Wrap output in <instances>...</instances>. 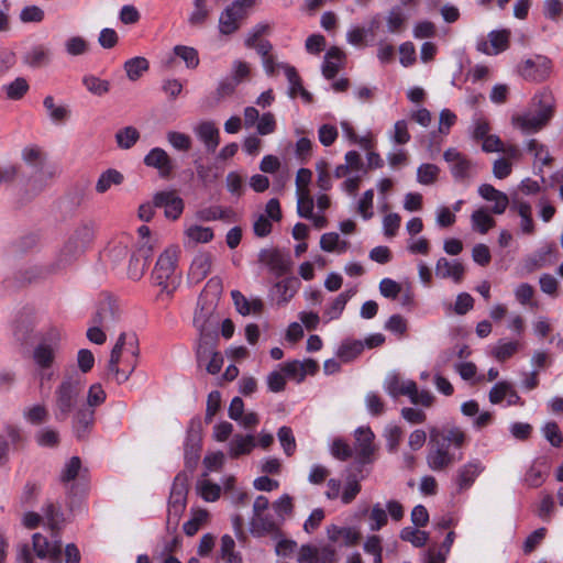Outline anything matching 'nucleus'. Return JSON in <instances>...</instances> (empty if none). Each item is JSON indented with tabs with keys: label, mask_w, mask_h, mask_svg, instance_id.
Masks as SVG:
<instances>
[{
	"label": "nucleus",
	"mask_w": 563,
	"mask_h": 563,
	"mask_svg": "<svg viewBox=\"0 0 563 563\" xmlns=\"http://www.w3.org/2000/svg\"><path fill=\"white\" fill-rule=\"evenodd\" d=\"M465 432L457 428H451L446 432L440 431L433 427L429 431L428 453L426 456L428 467L433 472H443L449 470L455 462L461 460L451 452L450 446L462 448L465 443Z\"/></svg>",
	"instance_id": "f257e3e1"
},
{
	"label": "nucleus",
	"mask_w": 563,
	"mask_h": 563,
	"mask_svg": "<svg viewBox=\"0 0 563 563\" xmlns=\"http://www.w3.org/2000/svg\"><path fill=\"white\" fill-rule=\"evenodd\" d=\"M139 340L134 333L122 332L114 344L108 362V375H113L118 384L125 383L137 365Z\"/></svg>",
	"instance_id": "f03ea898"
},
{
	"label": "nucleus",
	"mask_w": 563,
	"mask_h": 563,
	"mask_svg": "<svg viewBox=\"0 0 563 563\" xmlns=\"http://www.w3.org/2000/svg\"><path fill=\"white\" fill-rule=\"evenodd\" d=\"M82 385L78 375L67 376L55 390V419L65 421L74 410Z\"/></svg>",
	"instance_id": "7ed1b4c3"
},
{
	"label": "nucleus",
	"mask_w": 563,
	"mask_h": 563,
	"mask_svg": "<svg viewBox=\"0 0 563 563\" xmlns=\"http://www.w3.org/2000/svg\"><path fill=\"white\" fill-rule=\"evenodd\" d=\"M194 324L200 332L196 355L201 363L205 358L209 357L211 353V343L214 341L213 332L217 321L212 318V307L199 305L195 312Z\"/></svg>",
	"instance_id": "20e7f679"
},
{
	"label": "nucleus",
	"mask_w": 563,
	"mask_h": 563,
	"mask_svg": "<svg viewBox=\"0 0 563 563\" xmlns=\"http://www.w3.org/2000/svg\"><path fill=\"white\" fill-rule=\"evenodd\" d=\"M177 249L168 247L158 257L155 267L152 272L153 283L168 295H172L176 289V277L174 276L176 262H177Z\"/></svg>",
	"instance_id": "39448f33"
},
{
	"label": "nucleus",
	"mask_w": 563,
	"mask_h": 563,
	"mask_svg": "<svg viewBox=\"0 0 563 563\" xmlns=\"http://www.w3.org/2000/svg\"><path fill=\"white\" fill-rule=\"evenodd\" d=\"M553 115V101L550 93H542L540 109L536 113H523L515 117L512 123L523 133L538 132L547 125Z\"/></svg>",
	"instance_id": "423d86ee"
},
{
	"label": "nucleus",
	"mask_w": 563,
	"mask_h": 563,
	"mask_svg": "<svg viewBox=\"0 0 563 563\" xmlns=\"http://www.w3.org/2000/svg\"><path fill=\"white\" fill-rule=\"evenodd\" d=\"M443 158L449 164L451 175L457 183L467 185L477 174V164L456 148H448L443 153Z\"/></svg>",
	"instance_id": "0eeeda50"
},
{
	"label": "nucleus",
	"mask_w": 563,
	"mask_h": 563,
	"mask_svg": "<svg viewBox=\"0 0 563 563\" xmlns=\"http://www.w3.org/2000/svg\"><path fill=\"white\" fill-rule=\"evenodd\" d=\"M253 4V0H235L219 18V30L222 34H232L239 27L238 21L245 14V10Z\"/></svg>",
	"instance_id": "6e6552de"
},
{
	"label": "nucleus",
	"mask_w": 563,
	"mask_h": 563,
	"mask_svg": "<svg viewBox=\"0 0 563 563\" xmlns=\"http://www.w3.org/2000/svg\"><path fill=\"white\" fill-rule=\"evenodd\" d=\"M153 251L154 245L148 241H144L137 246L129 262L128 275L131 279L139 280L144 275L153 256Z\"/></svg>",
	"instance_id": "1a4fd4ad"
},
{
	"label": "nucleus",
	"mask_w": 563,
	"mask_h": 563,
	"mask_svg": "<svg viewBox=\"0 0 563 563\" xmlns=\"http://www.w3.org/2000/svg\"><path fill=\"white\" fill-rule=\"evenodd\" d=\"M258 262L267 266L276 277L286 275L290 271V258L288 255L275 249H263L258 253Z\"/></svg>",
	"instance_id": "9d476101"
},
{
	"label": "nucleus",
	"mask_w": 563,
	"mask_h": 563,
	"mask_svg": "<svg viewBox=\"0 0 563 563\" xmlns=\"http://www.w3.org/2000/svg\"><path fill=\"white\" fill-rule=\"evenodd\" d=\"M153 203L156 208H164L165 217L177 220L184 211V200L175 190L158 191L153 196Z\"/></svg>",
	"instance_id": "9b49d317"
},
{
	"label": "nucleus",
	"mask_w": 563,
	"mask_h": 563,
	"mask_svg": "<svg viewBox=\"0 0 563 563\" xmlns=\"http://www.w3.org/2000/svg\"><path fill=\"white\" fill-rule=\"evenodd\" d=\"M59 333L52 330L48 333V341L43 340L33 352V358L41 368H48L55 360V353L58 349Z\"/></svg>",
	"instance_id": "f8f14e48"
},
{
	"label": "nucleus",
	"mask_w": 563,
	"mask_h": 563,
	"mask_svg": "<svg viewBox=\"0 0 563 563\" xmlns=\"http://www.w3.org/2000/svg\"><path fill=\"white\" fill-rule=\"evenodd\" d=\"M120 312L117 301L107 297L99 301L97 311L92 317V323L104 329L113 328L120 318Z\"/></svg>",
	"instance_id": "ddd939ff"
},
{
	"label": "nucleus",
	"mask_w": 563,
	"mask_h": 563,
	"mask_svg": "<svg viewBox=\"0 0 563 563\" xmlns=\"http://www.w3.org/2000/svg\"><path fill=\"white\" fill-rule=\"evenodd\" d=\"M147 167L157 169L162 178H169L174 172V163L167 152L161 147L152 148L143 159Z\"/></svg>",
	"instance_id": "4468645a"
},
{
	"label": "nucleus",
	"mask_w": 563,
	"mask_h": 563,
	"mask_svg": "<svg viewBox=\"0 0 563 563\" xmlns=\"http://www.w3.org/2000/svg\"><path fill=\"white\" fill-rule=\"evenodd\" d=\"M509 35L510 33L507 30L492 31L488 34L489 42L481 38L476 44V48L485 55H497L508 48Z\"/></svg>",
	"instance_id": "2eb2a0df"
},
{
	"label": "nucleus",
	"mask_w": 563,
	"mask_h": 563,
	"mask_svg": "<svg viewBox=\"0 0 563 563\" xmlns=\"http://www.w3.org/2000/svg\"><path fill=\"white\" fill-rule=\"evenodd\" d=\"M374 439L375 435L368 427H360L355 430V451L362 464L371 462L375 451Z\"/></svg>",
	"instance_id": "dca6fc26"
},
{
	"label": "nucleus",
	"mask_w": 563,
	"mask_h": 563,
	"mask_svg": "<svg viewBox=\"0 0 563 563\" xmlns=\"http://www.w3.org/2000/svg\"><path fill=\"white\" fill-rule=\"evenodd\" d=\"M199 422L194 420L187 431V438L185 442V460L188 465H196L199 460V453L201 450V437L199 433Z\"/></svg>",
	"instance_id": "f3484780"
},
{
	"label": "nucleus",
	"mask_w": 563,
	"mask_h": 563,
	"mask_svg": "<svg viewBox=\"0 0 563 563\" xmlns=\"http://www.w3.org/2000/svg\"><path fill=\"white\" fill-rule=\"evenodd\" d=\"M385 391L393 398L398 396H411L416 393V383L413 380H401L399 375L389 374L384 382Z\"/></svg>",
	"instance_id": "a211bd4d"
},
{
	"label": "nucleus",
	"mask_w": 563,
	"mask_h": 563,
	"mask_svg": "<svg viewBox=\"0 0 563 563\" xmlns=\"http://www.w3.org/2000/svg\"><path fill=\"white\" fill-rule=\"evenodd\" d=\"M483 471L484 466L478 460L471 461L461 466L456 472V485L459 490L468 489Z\"/></svg>",
	"instance_id": "6ab92c4d"
},
{
	"label": "nucleus",
	"mask_w": 563,
	"mask_h": 563,
	"mask_svg": "<svg viewBox=\"0 0 563 563\" xmlns=\"http://www.w3.org/2000/svg\"><path fill=\"white\" fill-rule=\"evenodd\" d=\"M465 268L460 261H449L440 257L435 264V275L440 278H452L455 283L463 279Z\"/></svg>",
	"instance_id": "aec40b11"
},
{
	"label": "nucleus",
	"mask_w": 563,
	"mask_h": 563,
	"mask_svg": "<svg viewBox=\"0 0 563 563\" xmlns=\"http://www.w3.org/2000/svg\"><path fill=\"white\" fill-rule=\"evenodd\" d=\"M478 194L483 199L495 202L492 209L495 214H501L506 211L509 199L505 192L497 190L489 184H483L478 187Z\"/></svg>",
	"instance_id": "412c9836"
},
{
	"label": "nucleus",
	"mask_w": 563,
	"mask_h": 563,
	"mask_svg": "<svg viewBox=\"0 0 563 563\" xmlns=\"http://www.w3.org/2000/svg\"><path fill=\"white\" fill-rule=\"evenodd\" d=\"M212 255L210 253H199L191 262L189 278L195 283L203 280L211 272Z\"/></svg>",
	"instance_id": "4be33fe9"
},
{
	"label": "nucleus",
	"mask_w": 563,
	"mask_h": 563,
	"mask_svg": "<svg viewBox=\"0 0 563 563\" xmlns=\"http://www.w3.org/2000/svg\"><path fill=\"white\" fill-rule=\"evenodd\" d=\"M195 132L199 140L203 142L207 151L213 153L220 143L219 129L211 121L201 122Z\"/></svg>",
	"instance_id": "5701e85b"
},
{
	"label": "nucleus",
	"mask_w": 563,
	"mask_h": 563,
	"mask_svg": "<svg viewBox=\"0 0 563 563\" xmlns=\"http://www.w3.org/2000/svg\"><path fill=\"white\" fill-rule=\"evenodd\" d=\"M95 422V410L91 408L79 409L73 421V429L77 439H85Z\"/></svg>",
	"instance_id": "b1692460"
},
{
	"label": "nucleus",
	"mask_w": 563,
	"mask_h": 563,
	"mask_svg": "<svg viewBox=\"0 0 563 563\" xmlns=\"http://www.w3.org/2000/svg\"><path fill=\"white\" fill-rule=\"evenodd\" d=\"M231 297L238 312L242 316L258 314L263 310V301L260 298L249 300L240 290H232Z\"/></svg>",
	"instance_id": "393cba45"
},
{
	"label": "nucleus",
	"mask_w": 563,
	"mask_h": 563,
	"mask_svg": "<svg viewBox=\"0 0 563 563\" xmlns=\"http://www.w3.org/2000/svg\"><path fill=\"white\" fill-rule=\"evenodd\" d=\"M1 90L8 100H21L30 90V85L24 77H16L14 80L3 85Z\"/></svg>",
	"instance_id": "a878e982"
},
{
	"label": "nucleus",
	"mask_w": 563,
	"mask_h": 563,
	"mask_svg": "<svg viewBox=\"0 0 563 563\" xmlns=\"http://www.w3.org/2000/svg\"><path fill=\"white\" fill-rule=\"evenodd\" d=\"M124 176L121 172L109 168L100 174L96 183V191L98 194L107 192L113 185L119 186L123 183Z\"/></svg>",
	"instance_id": "bb28decb"
},
{
	"label": "nucleus",
	"mask_w": 563,
	"mask_h": 563,
	"mask_svg": "<svg viewBox=\"0 0 563 563\" xmlns=\"http://www.w3.org/2000/svg\"><path fill=\"white\" fill-rule=\"evenodd\" d=\"M250 531L254 537H263L277 531V526L271 517L256 515L250 523Z\"/></svg>",
	"instance_id": "cd10ccee"
},
{
	"label": "nucleus",
	"mask_w": 563,
	"mask_h": 563,
	"mask_svg": "<svg viewBox=\"0 0 563 563\" xmlns=\"http://www.w3.org/2000/svg\"><path fill=\"white\" fill-rule=\"evenodd\" d=\"M350 246L347 241L341 240L336 232H329L321 235L320 247L324 252L345 253Z\"/></svg>",
	"instance_id": "c85d7f7f"
},
{
	"label": "nucleus",
	"mask_w": 563,
	"mask_h": 563,
	"mask_svg": "<svg viewBox=\"0 0 563 563\" xmlns=\"http://www.w3.org/2000/svg\"><path fill=\"white\" fill-rule=\"evenodd\" d=\"M51 60V53L42 45L32 47L24 56L23 62L33 68L45 66Z\"/></svg>",
	"instance_id": "c756f323"
},
{
	"label": "nucleus",
	"mask_w": 563,
	"mask_h": 563,
	"mask_svg": "<svg viewBox=\"0 0 563 563\" xmlns=\"http://www.w3.org/2000/svg\"><path fill=\"white\" fill-rule=\"evenodd\" d=\"M255 446V440L254 437L251 434L242 435L236 434L231 440L229 448H230V455L232 457H238L242 454L250 453L253 448Z\"/></svg>",
	"instance_id": "7c9ffc66"
},
{
	"label": "nucleus",
	"mask_w": 563,
	"mask_h": 563,
	"mask_svg": "<svg viewBox=\"0 0 563 563\" xmlns=\"http://www.w3.org/2000/svg\"><path fill=\"white\" fill-rule=\"evenodd\" d=\"M140 136L139 130L132 125L120 129L114 135L117 145L121 150L133 147L140 140Z\"/></svg>",
	"instance_id": "2f4dec72"
},
{
	"label": "nucleus",
	"mask_w": 563,
	"mask_h": 563,
	"mask_svg": "<svg viewBox=\"0 0 563 563\" xmlns=\"http://www.w3.org/2000/svg\"><path fill=\"white\" fill-rule=\"evenodd\" d=\"M33 330L32 322L22 318L14 323L13 336L20 345L27 346L32 342Z\"/></svg>",
	"instance_id": "473e14b6"
},
{
	"label": "nucleus",
	"mask_w": 563,
	"mask_h": 563,
	"mask_svg": "<svg viewBox=\"0 0 563 563\" xmlns=\"http://www.w3.org/2000/svg\"><path fill=\"white\" fill-rule=\"evenodd\" d=\"M187 495L170 493L168 503V522L178 523L186 508Z\"/></svg>",
	"instance_id": "72a5a7b5"
},
{
	"label": "nucleus",
	"mask_w": 563,
	"mask_h": 563,
	"mask_svg": "<svg viewBox=\"0 0 563 563\" xmlns=\"http://www.w3.org/2000/svg\"><path fill=\"white\" fill-rule=\"evenodd\" d=\"M82 85L93 96L102 97L110 91V81L101 79L95 75H85Z\"/></svg>",
	"instance_id": "f704fd0d"
},
{
	"label": "nucleus",
	"mask_w": 563,
	"mask_h": 563,
	"mask_svg": "<svg viewBox=\"0 0 563 563\" xmlns=\"http://www.w3.org/2000/svg\"><path fill=\"white\" fill-rule=\"evenodd\" d=\"M471 222L473 230L481 234L487 233L488 230L495 225L494 218L483 208L472 213Z\"/></svg>",
	"instance_id": "c9c22d12"
},
{
	"label": "nucleus",
	"mask_w": 563,
	"mask_h": 563,
	"mask_svg": "<svg viewBox=\"0 0 563 563\" xmlns=\"http://www.w3.org/2000/svg\"><path fill=\"white\" fill-rule=\"evenodd\" d=\"M363 349L364 344L362 341L346 340L340 345L336 355L342 362L347 363L356 358Z\"/></svg>",
	"instance_id": "e433bc0d"
},
{
	"label": "nucleus",
	"mask_w": 563,
	"mask_h": 563,
	"mask_svg": "<svg viewBox=\"0 0 563 563\" xmlns=\"http://www.w3.org/2000/svg\"><path fill=\"white\" fill-rule=\"evenodd\" d=\"M355 290H346L340 294L332 303L325 309L324 316L328 317L329 320L338 319L343 312L347 301L354 296Z\"/></svg>",
	"instance_id": "4c0bfd02"
},
{
	"label": "nucleus",
	"mask_w": 563,
	"mask_h": 563,
	"mask_svg": "<svg viewBox=\"0 0 563 563\" xmlns=\"http://www.w3.org/2000/svg\"><path fill=\"white\" fill-rule=\"evenodd\" d=\"M220 555L227 563H242V556L235 552V541L229 534L221 538Z\"/></svg>",
	"instance_id": "58836bf2"
},
{
	"label": "nucleus",
	"mask_w": 563,
	"mask_h": 563,
	"mask_svg": "<svg viewBox=\"0 0 563 563\" xmlns=\"http://www.w3.org/2000/svg\"><path fill=\"white\" fill-rule=\"evenodd\" d=\"M43 106L48 112L49 118L55 122H64L70 115V110L66 106L55 104L54 98L52 96L44 98Z\"/></svg>",
	"instance_id": "ea45409f"
},
{
	"label": "nucleus",
	"mask_w": 563,
	"mask_h": 563,
	"mask_svg": "<svg viewBox=\"0 0 563 563\" xmlns=\"http://www.w3.org/2000/svg\"><path fill=\"white\" fill-rule=\"evenodd\" d=\"M148 69V62L144 57H133L124 63V70L130 80H137Z\"/></svg>",
	"instance_id": "a19ab883"
},
{
	"label": "nucleus",
	"mask_w": 563,
	"mask_h": 563,
	"mask_svg": "<svg viewBox=\"0 0 563 563\" xmlns=\"http://www.w3.org/2000/svg\"><path fill=\"white\" fill-rule=\"evenodd\" d=\"M400 539L410 542L416 548H421L428 542L429 533L412 527H405L400 531Z\"/></svg>",
	"instance_id": "79ce46f5"
},
{
	"label": "nucleus",
	"mask_w": 563,
	"mask_h": 563,
	"mask_svg": "<svg viewBox=\"0 0 563 563\" xmlns=\"http://www.w3.org/2000/svg\"><path fill=\"white\" fill-rule=\"evenodd\" d=\"M540 60L539 66L542 68V70L538 74H534L532 70L537 66V62L532 59H527L522 66V75L526 78L532 79V80H541L545 78L549 71V64L550 62L547 58H538Z\"/></svg>",
	"instance_id": "37998d69"
},
{
	"label": "nucleus",
	"mask_w": 563,
	"mask_h": 563,
	"mask_svg": "<svg viewBox=\"0 0 563 563\" xmlns=\"http://www.w3.org/2000/svg\"><path fill=\"white\" fill-rule=\"evenodd\" d=\"M85 249L86 247L80 245L77 240L70 236L60 252V261L65 264H69L76 260L85 251Z\"/></svg>",
	"instance_id": "c03bdc74"
},
{
	"label": "nucleus",
	"mask_w": 563,
	"mask_h": 563,
	"mask_svg": "<svg viewBox=\"0 0 563 563\" xmlns=\"http://www.w3.org/2000/svg\"><path fill=\"white\" fill-rule=\"evenodd\" d=\"M185 233L188 240L194 243H208L213 239L212 230L200 225H190Z\"/></svg>",
	"instance_id": "a18cd8bd"
},
{
	"label": "nucleus",
	"mask_w": 563,
	"mask_h": 563,
	"mask_svg": "<svg viewBox=\"0 0 563 563\" xmlns=\"http://www.w3.org/2000/svg\"><path fill=\"white\" fill-rule=\"evenodd\" d=\"M23 417L32 424H41L48 419V411L44 405H34L23 410Z\"/></svg>",
	"instance_id": "49530a36"
},
{
	"label": "nucleus",
	"mask_w": 563,
	"mask_h": 563,
	"mask_svg": "<svg viewBox=\"0 0 563 563\" xmlns=\"http://www.w3.org/2000/svg\"><path fill=\"white\" fill-rule=\"evenodd\" d=\"M43 515L52 531L60 529V525L64 521V515L59 509L55 507L54 504L49 503L45 505L43 508Z\"/></svg>",
	"instance_id": "de8ad7c7"
},
{
	"label": "nucleus",
	"mask_w": 563,
	"mask_h": 563,
	"mask_svg": "<svg viewBox=\"0 0 563 563\" xmlns=\"http://www.w3.org/2000/svg\"><path fill=\"white\" fill-rule=\"evenodd\" d=\"M174 53L186 63L188 68H196L199 65L198 52L194 47L176 45L174 47Z\"/></svg>",
	"instance_id": "09e8293b"
},
{
	"label": "nucleus",
	"mask_w": 563,
	"mask_h": 563,
	"mask_svg": "<svg viewBox=\"0 0 563 563\" xmlns=\"http://www.w3.org/2000/svg\"><path fill=\"white\" fill-rule=\"evenodd\" d=\"M277 437L285 454L291 456L296 451V440L292 430L284 426L278 429Z\"/></svg>",
	"instance_id": "8fccbe9b"
},
{
	"label": "nucleus",
	"mask_w": 563,
	"mask_h": 563,
	"mask_svg": "<svg viewBox=\"0 0 563 563\" xmlns=\"http://www.w3.org/2000/svg\"><path fill=\"white\" fill-rule=\"evenodd\" d=\"M440 173V168L434 164H422L417 170V180L422 185H431L435 183Z\"/></svg>",
	"instance_id": "3c124183"
},
{
	"label": "nucleus",
	"mask_w": 563,
	"mask_h": 563,
	"mask_svg": "<svg viewBox=\"0 0 563 563\" xmlns=\"http://www.w3.org/2000/svg\"><path fill=\"white\" fill-rule=\"evenodd\" d=\"M527 150L532 153L534 158L539 159L543 166L550 165L553 161L547 147L534 139L527 142Z\"/></svg>",
	"instance_id": "603ef678"
},
{
	"label": "nucleus",
	"mask_w": 563,
	"mask_h": 563,
	"mask_svg": "<svg viewBox=\"0 0 563 563\" xmlns=\"http://www.w3.org/2000/svg\"><path fill=\"white\" fill-rule=\"evenodd\" d=\"M200 366L205 365L209 374L216 375L221 371L223 365V357L219 352L214 351V341L211 343V353L208 358H205L201 363L197 358Z\"/></svg>",
	"instance_id": "864d4df0"
},
{
	"label": "nucleus",
	"mask_w": 563,
	"mask_h": 563,
	"mask_svg": "<svg viewBox=\"0 0 563 563\" xmlns=\"http://www.w3.org/2000/svg\"><path fill=\"white\" fill-rule=\"evenodd\" d=\"M198 490L206 501H216L220 497L221 487L208 479H201L198 482Z\"/></svg>",
	"instance_id": "5fc2aeb1"
},
{
	"label": "nucleus",
	"mask_w": 563,
	"mask_h": 563,
	"mask_svg": "<svg viewBox=\"0 0 563 563\" xmlns=\"http://www.w3.org/2000/svg\"><path fill=\"white\" fill-rule=\"evenodd\" d=\"M194 7V11L191 12L188 21L194 26H200L205 23L209 15L207 0H195Z\"/></svg>",
	"instance_id": "6e6d98bb"
},
{
	"label": "nucleus",
	"mask_w": 563,
	"mask_h": 563,
	"mask_svg": "<svg viewBox=\"0 0 563 563\" xmlns=\"http://www.w3.org/2000/svg\"><path fill=\"white\" fill-rule=\"evenodd\" d=\"M386 446L391 453L398 450V446L402 439V430L400 427L389 424L385 429Z\"/></svg>",
	"instance_id": "4d7b16f0"
},
{
	"label": "nucleus",
	"mask_w": 563,
	"mask_h": 563,
	"mask_svg": "<svg viewBox=\"0 0 563 563\" xmlns=\"http://www.w3.org/2000/svg\"><path fill=\"white\" fill-rule=\"evenodd\" d=\"M282 68L284 69L289 82L288 95L290 98H295L298 95V90L303 87L301 78L294 66L282 65Z\"/></svg>",
	"instance_id": "13d9d810"
},
{
	"label": "nucleus",
	"mask_w": 563,
	"mask_h": 563,
	"mask_svg": "<svg viewBox=\"0 0 563 563\" xmlns=\"http://www.w3.org/2000/svg\"><path fill=\"white\" fill-rule=\"evenodd\" d=\"M387 514L380 504H375L369 512V529L371 531H378L387 523Z\"/></svg>",
	"instance_id": "bf43d9fd"
},
{
	"label": "nucleus",
	"mask_w": 563,
	"mask_h": 563,
	"mask_svg": "<svg viewBox=\"0 0 563 563\" xmlns=\"http://www.w3.org/2000/svg\"><path fill=\"white\" fill-rule=\"evenodd\" d=\"M297 212L301 218H312L313 199L310 197L309 191L297 192Z\"/></svg>",
	"instance_id": "052dcab7"
},
{
	"label": "nucleus",
	"mask_w": 563,
	"mask_h": 563,
	"mask_svg": "<svg viewBox=\"0 0 563 563\" xmlns=\"http://www.w3.org/2000/svg\"><path fill=\"white\" fill-rule=\"evenodd\" d=\"M88 48V42L81 36H73L65 42V49L71 56L84 55Z\"/></svg>",
	"instance_id": "680f3d73"
},
{
	"label": "nucleus",
	"mask_w": 563,
	"mask_h": 563,
	"mask_svg": "<svg viewBox=\"0 0 563 563\" xmlns=\"http://www.w3.org/2000/svg\"><path fill=\"white\" fill-rule=\"evenodd\" d=\"M19 18L23 23H40L44 20L45 12L37 5H26L21 10Z\"/></svg>",
	"instance_id": "e2e57ef3"
},
{
	"label": "nucleus",
	"mask_w": 563,
	"mask_h": 563,
	"mask_svg": "<svg viewBox=\"0 0 563 563\" xmlns=\"http://www.w3.org/2000/svg\"><path fill=\"white\" fill-rule=\"evenodd\" d=\"M361 492V485L358 481L356 479L355 475H350L346 478V483L343 489V493L341 495V500L343 504L347 505L351 504L355 497Z\"/></svg>",
	"instance_id": "0e129e2a"
},
{
	"label": "nucleus",
	"mask_w": 563,
	"mask_h": 563,
	"mask_svg": "<svg viewBox=\"0 0 563 563\" xmlns=\"http://www.w3.org/2000/svg\"><path fill=\"white\" fill-rule=\"evenodd\" d=\"M95 235V229L91 223H81L79 224L73 233V238L77 240V242L87 247L89 243L92 241Z\"/></svg>",
	"instance_id": "69168bd1"
},
{
	"label": "nucleus",
	"mask_w": 563,
	"mask_h": 563,
	"mask_svg": "<svg viewBox=\"0 0 563 563\" xmlns=\"http://www.w3.org/2000/svg\"><path fill=\"white\" fill-rule=\"evenodd\" d=\"M518 342H499L494 351H493V355L495 356V358L499 362H505L506 360H508L509 357H511L518 350Z\"/></svg>",
	"instance_id": "338daca9"
},
{
	"label": "nucleus",
	"mask_w": 563,
	"mask_h": 563,
	"mask_svg": "<svg viewBox=\"0 0 563 563\" xmlns=\"http://www.w3.org/2000/svg\"><path fill=\"white\" fill-rule=\"evenodd\" d=\"M36 442L41 446L54 448L59 443V434L54 429L44 428L36 433Z\"/></svg>",
	"instance_id": "774afa93"
}]
</instances>
